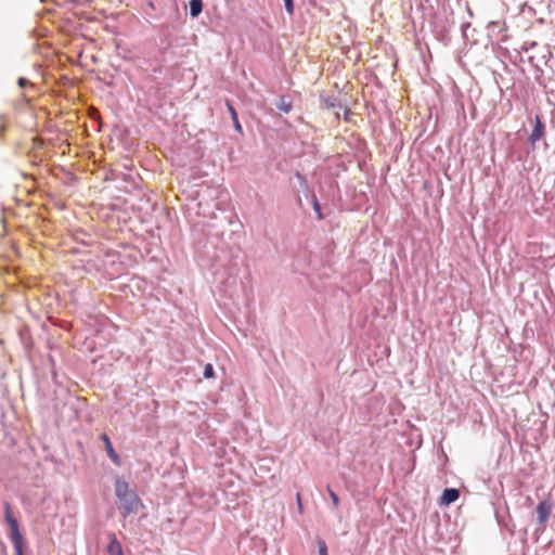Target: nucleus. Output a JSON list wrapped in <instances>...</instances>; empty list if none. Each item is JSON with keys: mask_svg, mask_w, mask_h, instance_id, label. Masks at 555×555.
Returning a JSON list of instances; mask_svg holds the SVG:
<instances>
[{"mask_svg": "<svg viewBox=\"0 0 555 555\" xmlns=\"http://www.w3.org/2000/svg\"><path fill=\"white\" fill-rule=\"evenodd\" d=\"M100 438L104 443V449L106 451L107 456L111 459V461L115 465H118V466L121 465L120 456L117 454V452L113 448L109 437L106 434H102Z\"/></svg>", "mask_w": 555, "mask_h": 555, "instance_id": "423d86ee", "label": "nucleus"}, {"mask_svg": "<svg viewBox=\"0 0 555 555\" xmlns=\"http://www.w3.org/2000/svg\"><path fill=\"white\" fill-rule=\"evenodd\" d=\"M204 4L203 0H191L190 1V15L192 17H197L203 11Z\"/></svg>", "mask_w": 555, "mask_h": 555, "instance_id": "f8f14e48", "label": "nucleus"}, {"mask_svg": "<svg viewBox=\"0 0 555 555\" xmlns=\"http://www.w3.org/2000/svg\"><path fill=\"white\" fill-rule=\"evenodd\" d=\"M225 105H227V108H228V111H229V113L231 115V119L233 121L234 129L238 133L243 134V128H242V125H241V122L238 120V115H237V112H236L235 107L232 105V103L230 101H227Z\"/></svg>", "mask_w": 555, "mask_h": 555, "instance_id": "9d476101", "label": "nucleus"}, {"mask_svg": "<svg viewBox=\"0 0 555 555\" xmlns=\"http://www.w3.org/2000/svg\"><path fill=\"white\" fill-rule=\"evenodd\" d=\"M276 107L284 113H289L292 111L293 105L291 100L287 96L283 95L280 98Z\"/></svg>", "mask_w": 555, "mask_h": 555, "instance_id": "ddd939ff", "label": "nucleus"}, {"mask_svg": "<svg viewBox=\"0 0 555 555\" xmlns=\"http://www.w3.org/2000/svg\"><path fill=\"white\" fill-rule=\"evenodd\" d=\"M4 519L10 528L9 537L13 543L15 555H24L26 542L20 531L18 521L12 515L11 505L8 502L4 503Z\"/></svg>", "mask_w": 555, "mask_h": 555, "instance_id": "f257e3e1", "label": "nucleus"}, {"mask_svg": "<svg viewBox=\"0 0 555 555\" xmlns=\"http://www.w3.org/2000/svg\"><path fill=\"white\" fill-rule=\"evenodd\" d=\"M545 134V124L543 122L542 118L540 116H535L534 118V127L530 134V142L532 145L535 144L539 140H541Z\"/></svg>", "mask_w": 555, "mask_h": 555, "instance_id": "39448f33", "label": "nucleus"}, {"mask_svg": "<svg viewBox=\"0 0 555 555\" xmlns=\"http://www.w3.org/2000/svg\"><path fill=\"white\" fill-rule=\"evenodd\" d=\"M23 92L28 93V95L33 94V91H31V90H29V88H27V89H26V90H24Z\"/></svg>", "mask_w": 555, "mask_h": 555, "instance_id": "aec40b11", "label": "nucleus"}, {"mask_svg": "<svg viewBox=\"0 0 555 555\" xmlns=\"http://www.w3.org/2000/svg\"><path fill=\"white\" fill-rule=\"evenodd\" d=\"M460 498V491L455 488H446L440 496V505H450Z\"/></svg>", "mask_w": 555, "mask_h": 555, "instance_id": "6e6552de", "label": "nucleus"}, {"mask_svg": "<svg viewBox=\"0 0 555 555\" xmlns=\"http://www.w3.org/2000/svg\"><path fill=\"white\" fill-rule=\"evenodd\" d=\"M107 538L109 540L106 547L108 555H124L121 543L118 541L114 532H108Z\"/></svg>", "mask_w": 555, "mask_h": 555, "instance_id": "0eeeda50", "label": "nucleus"}, {"mask_svg": "<svg viewBox=\"0 0 555 555\" xmlns=\"http://www.w3.org/2000/svg\"><path fill=\"white\" fill-rule=\"evenodd\" d=\"M539 530L543 531L552 514V504L548 501H541L537 506Z\"/></svg>", "mask_w": 555, "mask_h": 555, "instance_id": "7ed1b4c3", "label": "nucleus"}, {"mask_svg": "<svg viewBox=\"0 0 555 555\" xmlns=\"http://www.w3.org/2000/svg\"><path fill=\"white\" fill-rule=\"evenodd\" d=\"M327 492L330 494V498L332 500V503L334 507H337L339 505V498L338 495L331 489V487H327Z\"/></svg>", "mask_w": 555, "mask_h": 555, "instance_id": "a211bd4d", "label": "nucleus"}, {"mask_svg": "<svg viewBox=\"0 0 555 555\" xmlns=\"http://www.w3.org/2000/svg\"><path fill=\"white\" fill-rule=\"evenodd\" d=\"M283 1H284V5H285V10H286V12H287L289 15H293V14H294V11H295L294 0H283Z\"/></svg>", "mask_w": 555, "mask_h": 555, "instance_id": "6ab92c4d", "label": "nucleus"}, {"mask_svg": "<svg viewBox=\"0 0 555 555\" xmlns=\"http://www.w3.org/2000/svg\"><path fill=\"white\" fill-rule=\"evenodd\" d=\"M141 505V500L134 490L119 499V511L122 518H127L131 514H137Z\"/></svg>", "mask_w": 555, "mask_h": 555, "instance_id": "f03ea898", "label": "nucleus"}, {"mask_svg": "<svg viewBox=\"0 0 555 555\" xmlns=\"http://www.w3.org/2000/svg\"><path fill=\"white\" fill-rule=\"evenodd\" d=\"M203 375H204L205 378H212V377H215V370H214V366L210 363L205 365Z\"/></svg>", "mask_w": 555, "mask_h": 555, "instance_id": "dca6fc26", "label": "nucleus"}, {"mask_svg": "<svg viewBox=\"0 0 555 555\" xmlns=\"http://www.w3.org/2000/svg\"><path fill=\"white\" fill-rule=\"evenodd\" d=\"M133 490H131L129 488V483L127 481L122 480L119 477H116V480H115V494L118 498V500L121 499L122 496H125L126 494H129Z\"/></svg>", "mask_w": 555, "mask_h": 555, "instance_id": "1a4fd4ad", "label": "nucleus"}, {"mask_svg": "<svg viewBox=\"0 0 555 555\" xmlns=\"http://www.w3.org/2000/svg\"><path fill=\"white\" fill-rule=\"evenodd\" d=\"M17 85L21 89H23V91L26 90L27 88H29V90L33 91V94H30V95H28V93H26V92H22L23 98L28 103L31 102L39 94L38 87L35 83H33L30 80H28L27 78L20 77L17 80Z\"/></svg>", "mask_w": 555, "mask_h": 555, "instance_id": "20e7f679", "label": "nucleus"}, {"mask_svg": "<svg viewBox=\"0 0 555 555\" xmlns=\"http://www.w3.org/2000/svg\"><path fill=\"white\" fill-rule=\"evenodd\" d=\"M8 128V120L3 115H0V139L4 135Z\"/></svg>", "mask_w": 555, "mask_h": 555, "instance_id": "f3484780", "label": "nucleus"}, {"mask_svg": "<svg viewBox=\"0 0 555 555\" xmlns=\"http://www.w3.org/2000/svg\"><path fill=\"white\" fill-rule=\"evenodd\" d=\"M312 205H313L314 211L317 212L318 219H320V220L323 219L324 216L321 210V205H320L315 194H312Z\"/></svg>", "mask_w": 555, "mask_h": 555, "instance_id": "4468645a", "label": "nucleus"}, {"mask_svg": "<svg viewBox=\"0 0 555 555\" xmlns=\"http://www.w3.org/2000/svg\"><path fill=\"white\" fill-rule=\"evenodd\" d=\"M317 544H318V548H319V555H328L327 554V545L323 539L318 538Z\"/></svg>", "mask_w": 555, "mask_h": 555, "instance_id": "2eb2a0df", "label": "nucleus"}, {"mask_svg": "<svg viewBox=\"0 0 555 555\" xmlns=\"http://www.w3.org/2000/svg\"><path fill=\"white\" fill-rule=\"evenodd\" d=\"M297 177L302 181L305 180V178L299 172L297 173Z\"/></svg>", "mask_w": 555, "mask_h": 555, "instance_id": "412c9836", "label": "nucleus"}, {"mask_svg": "<svg viewBox=\"0 0 555 555\" xmlns=\"http://www.w3.org/2000/svg\"><path fill=\"white\" fill-rule=\"evenodd\" d=\"M321 105L325 108H334L341 107L339 100L334 95H323L320 96Z\"/></svg>", "mask_w": 555, "mask_h": 555, "instance_id": "9b49d317", "label": "nucleus"}]
</instances>
